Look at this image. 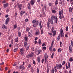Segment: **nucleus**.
<instances>
[{
	"mask_svg": "<svg viewBox=\"0 0 73 73\" xmlns=\"http://www.w3.org/2000/svg\"><path fill=\"white\" fill-rule=\"evenodd\" d=\"M15 41V42H18V41H19V40L18 39H17L16 38H15L14 39Z\"/></svg>",
	"mask_w": 73,
	"mask_h": 73,
	"instance_id": "50",
	"label": "nucleus"
},
{
	"mask_svg": "<svg viewBox=\"0 0 73 73\" xmlns=\"http://www.w3.org/2000/svg\"><path fill=\"white\" fill-rule=\"evenodd\" d=\"M46 72L47 73H49V68H47V69Z\"/></svg>",
	"mask_w": 73,
	"mask_h": 73,
	"instance_id": "49",
	"label": "nucleus"
},
{
	"mask_svg": "<svg viewBox=\"0 0 73 73\" xmlns=\"http://www.w3.org/2000/svg\"><path fill=\"white\" fill-rule=\"evenodd\" d=\"M52 46H50L49 48V49L50 50V51H52Z\"/></svg>",
	"mask_w": 73,
	"mask_h": 73,
	"instance_id": "31",
	"label": "nucleus"
},
{
	"mask_svg": "<svg viewBox=\"0 0 73 73\" xmlns=\"http://www.w3.org/2000/svg\"><path fill=\"white\" fill-rule=\"evenodd\" d=\"M69 10L70 12H72V8L71 7L69 8Z\"/></svg>",
	"mask_w": 73,
	"mask_h": 73,
	"instance_id": "35",
	"label": "nucleus"
},
{
	"mask_svg": "<svg viewBox=\"0 0 73 73\" xmlns=\"http://www.w3.org/2000/svg\"><path fill=\"white\" fill-rule=\"evenodd\" d=\"M62 16H61H61L60 17H59V19H60L61 20H62V19H64V15H62Z\"/></svg>",
	"mask_w": 73,
	"mask_h": 73,
	"instance_id": "24",
	"label": "nucleus"
},
{
	"mask_svg": "<svg viewBox=\"0 0 73 73\" xmlns=\"http://www.w3.org/2000/svg\"><path fill=\"white\" fill-rule=\"evenodd\" d=\"M28 21H29V20H28V19H25V21L26 22H28Z\"/></svg>",
	"mask_w": 73,
	"mask_h": 73,
	"instance_id": "62",
	"label": "nucleus"
},
{
	"mask_svg": "<svg viewBox=\"0 0 73 73\" xmlns=\"http://www.w3.org/2000/svg\"><path fill=\"white\" fill-rule=\"evenodd\" d=\"M70 3H71V4L72 5H73V0H70Z\"/></svg>",
	"mask_w": 73,
	"mask_h": 73,
	"instance_id": "47",
	"label": "nucleus"
},
{
	"mask_svg": "<svg viewBox=\"0 0 73 73\" xmlns=\"http://www.w3.org/2000/svg\"><path fill=\"white\" fill-rule=\"evenodd\" d=\"M53 30H54V27H52V29L51 30V31L53 32Z\"/></svg>",
	"mask_w": 73,
	"mask_h": 73,
	"instance_id": "56",
	"label": "nucleus"
},
{
	"mask_svg": "<svg viewBox=\"0 0 73 73\" xmlns=\"http://www.w3.org/2000/svg\"><path fill=\"white\" fill-rule=\"evenodd\" d=\"M29 30H30V29L28 27H27L26 29V32H29Z\"/></svg>",
	"mask_w": 73,
	"mask_h": 73,
	"instance_id": "28",
	"label": "nucleus"
},
{
	"mask_svg": "<svg viewBox=\"0 0 73 73\" xmlns=\"http://www.w3.org/2000/svg\"><path fill=\"white\" fill-rule=\"evenodd\" d=\"M2 28H3V29L4 28L5 29H7V26L4 25H3L2 27Z\"/></svg>",
	"mask_w": 73,
	"mask_h": 73,
	"instance_id": "32",
	"label": "nucleus"
},
{
	"mask_svg": "<svg viewBox=\"0 0 73 73\" xmlns=\"http://www.w3.org/2000/svg\"><path fill=\"white\" fill-rule=\"evenodd\" d=\"M9 4L8 3H6L3 4V7L5 8H6L7 7H8Z\"/></svg>",
	"mask_w": 73,
	"mask_h": 73,
	"instance_id": "9",
	"label": "nucleus"
},
{
	"mask_svg": "<svg viewBox=\"0 0 73 73\" xmlns=\"http://www.w3.org/2000/svg\"><path fill=\"white\" fill-rule=\"evenodd\" d=\"M62 42L60 41V47H62Z\"/></svg>",
	"mask_w": 73,
	"mask_h": 73,
	"instance_id": "45",
	"label": "nucleus"
},
{
	"mask_svg": "<svg viewBox=\"0 0 73 73\" xmlns=\"http://www.w3.org/2000/svg\"><path fill=\"white\" fill-rule=\"evenodd\" d=\"M71 45L72 46H73V42L72 40H71Z\"/></svg>",
	"mask_w": 73,
	"mask_h": 73,
	"instance_id": "53",
	"label": "nucleus"
},
{
	"mask_svg": "<svg viewBox=\"0 0 73 73\" xmlns=\"http://www.w3.org/2000/svg\"><path fill=\"white\" fill-rule=\"evenodd\" d=\"M46 47L44 46L43 47V49H44V50H46Z\"/></svg>",
	"mask_w": 73,
	"mask_h": 73,
	"instance_id": "64",
	"label": "nucleus"
},
{
	"mask_svg": "<svg viewBox=\"0 0 73 73\" xmlns=\"http://www.w3.org/2000/svg\"><path fill=\"white\" fill-rule=\"evenodd\" d=\"M49 24L48 23V22L47 23V27L48 29H49L50 28V26H49Z\"/></svg>",
	"mask_w": 73,
	"mask_h": 73,
	"instance_id": "20",
	"label": "nucleus"
},
{
	"mask_svg": "<svg viewBox=\"0 0 73 73\" xmlns=\"http://www.w3.org/2000/svg\"><path fill=\"white\" fill-rule=\"evenodd\" d=\"M31 67V65L29 64L28 65V68H30Z\"/></svg>",
	"mask_w": 73,
	"mask_h": 73,
	"instance_id": "60",
	"label": "nucleus"
},
{
	"mask_svg": "<svg viewBox=\"0 0 73 73\" xmlns=\"http://www.w3.org/2000/svg\"><path fill=\"white\" fill-rule=\"evenodd\" d=\"M29 46H28L26 47V50L27 51V50H28L29 49Z\"/></svg>",
	"mask_w": 73,
	"mask_h": 73,
	"instance_id": "51",
	"label": "nucleus"
},
{
	"mask_svg": "<svg viewBox=\"0 0 73 73\" xmlns=\"http://www.w3.org/2000/svg\"><path fill=\"white\" fill-rule=\"evenodd\" d=\"M17 5L18 6V8H19V10L20 11L21 10V8H22V6H23V4H20L19 5V3H18L17 4Z\"/></svg>",
	"mask_w": 73,
	"mask_h": 73,
	"instance_id": "3",
	"label": "nucleus"
},
{
	"mask_svg": "<svg viewBox=\"0 0 73 73\" xmlns=\"http://www.w3.org/2000/svg\"><path fill=\"white\" fill-rule=\"evenodd\" d=\"M30 8H31V5H30V3H29L28 4V8L29 9H30Z\"/></svg>",
	"mask_w": 73,
	"mask_h": 73,
	"instance_id": "21",
	"label": "nucleus"
},
{
	"mask_svg": "<svg viewBox=\"0 0 73 73\" xmlns=\"http://www.w3.org/2000/svg\"><path fill=\"white\" fill-rule=\"evenodd\" d=\"M61 50H62V49H61V48H59L58 49V51L60 52H61Z\"/></svg>",
	"mask_w": 73,
	"mask_h": 73,
	"instance_id": "39",
	"label": "nucleus"
},
{
	"mask_svg": "<svg viewBox=\"0 0 73 73\" xmlns=\"http://www.w3.org/2000/svg\"><path fill=\"white\" fill-rule=\"evenodd\" d=\"M10 18H7L6 20V22H5V24L6 25H7V24H8V22L9 21V19Z\"/></svg>",
	"mask_w": 73,
	"mask_h": 73,
	"instance_id": "7",
	"label": "nucleus"
},
{
	"mask_svg": "<svg viewBox=\"0 0 73 73\" xmlns=\"http://www.w3.org/2000/svg\"><path fill=\"white\" fill-rule=\"evenodd\" d=\"M17 49H18V48H15V49H14V52H16V51L17 50Z\"/></svg>",
	"mask_w": 73,
	"mask_h": 73,
	"instance_id": "26",
	"label": "nucleus"
},
{
	"mask_svg": "<svg viewBox=\"0 0 73 73\" xmlns=\"http://www.w3.org/2000/svg\"><path fill=\"white\" fill-rule=\"evenodd\" d=\"M42 23V21H40L39 22V27H40V29H42V26L41 25V24Z\"/></svg>",
	"mask_w": 73,
	"mask_h": 73,
	"instance_id": "11",
	"label": "nucleus"
},
{
	"mask_svg": "<svg viewBox=\"0 0 73 73\" xmlns=\"http://www.w3.org/2000/svg\"><path fill=\"white\" fill-rule=\"evenodd\" d=\"M57 69H61L62 68V65L61 64L59 65L58 64H56V65Z\"/></svg>",
	"mask_w": 73,
	"mask_h": 73,
	"instance_id": "4",
	"label": "nucleus"
},
{
	"mask_svg": "<svg viewBox=\"0 0 73 73\" xmlns=\"http://www.w3.org/2000/svg\"><path fill=\"white\" fill-rule=\"evenodd\" d=\"M69 50H70V53L72 52V48H69Z\"/></svg>",
	"mask_w": 73,
	"mask_h": 73,
	"instance_id": "42",
	"label": "nucleus"
},
{
	"mask_svg": "<svg viewBox=\"0 0 73 73\" xmlns=\"http://www.w3.org/2000/svg\"><path fill=\"white\" fill-rule=\"evenodd\" d=\"M2 3H3V4H4V3H6V1H5L4 0L2 2Z\"/></svg>",
	"mask_w": 73,
	"mask_h": 73,
	"instance_id": "59",
	"label": "nucleus"
},
{
	"mask_svg": "<svg viewBox=\"0 0 73 73\" xmlns=\"http://www.w3.org/2000/svg\"><path fill=\"white\" fill-rule=\"evenodd\" d=\"M24 66H23V65H21L19 67V69H21V71H23V70L24 69Z\"/></svg>",
	"mask_w": 73,
	"mask_h": 73,
	"instance_id": "8",
	"label": "nucleus"
},
{
	"mask_svg": "<svg viewBox=\"0 0 73 73\" xmlns=\"http://www.w3.org/2000/svg\"><path fill=\"white\" fill-rule=\"evenodd\" d=\"M52 13H56V11L54 10H52Z\"/></svg>",
	"mask_w": 73,
	"mask_h": 73,
	"instance_id": "38",
	"label": "nucleus"
},
{
	"mask_svg": "<svg viewBox=\"0 0 73 73\" xmlns=\"http://www.w3.org/2000/svg\"><path fill=\"white\" fill-rule=\"evenodd\" d=\"M33 64H34V65H35L36 64V62H35V61L34 60H33Z\"/></svg>",
	"mask_w": 73,
	"mask_h": 73,
	"instance_id": "55",
	"label": "nucleus"
},
{
	"mask_svg": "<svg viewBox=\"0 0 73 73\" xmlns=\"http://www.w3.org/2000/svg\"><path fill=\"white\" fill-rule=\"evenodd\" d=\"M36 2V0H31L30 3L31 5H34Z\"/></svg>",
	"mask_w": 73,
	"mask_h": 73,
	"instance_id": "6",
	"label": "nucleus"
},
{
	"mask_svg": "<svg viewBox=\"0 0 73 73\" xmlns=\"http://www.w3.org/2000/svg\"><path fill=\"white\" fill-rule=\"evenodd\" d=\"M25 13V11H21L20 13V16H22L23 14Z\"/></svg>",
	"mask_w": 73,
	"mask_h": 73,
	"instance_id": "12",
	"label": "nucleus"
},
{
	"mask_svg": "<svg viewBox=\"0 0 73 73\" xmlns=\"http://www.w3.org/2000/svg\"><path fill=\"white\" fill-rule=\"evenodd\" d=\"M63 33H60V36L61 37H64V35H63Z\"/></svg>",
	"mask_w": 73,
	"mask_h": 73,
	"instance_id": "57",
	"label": "nucleus"
},
{
	"mask_svg": "<svg viewBox=\"0 0 73 73\" xmlns=\"http://www.w3.org/2000/svg\"><path fill=\"white\" fill-rule=\"evenodd\" d=\"M53 56H54V53L53 52L51 56L52 58H53Z\"/></svg>",
	"mask_w": 73,
	"mask_h": 73,
	"instance_id": "41",
	"label": "nucleus"
},
{
	"mask_svg": "<svg viewBox=\"0 0 73 73\" xmlns=\"http://www.w3.org/2000/svg\"><path fill=\"white\" fill-rule=\"evenodd\" d=\"M43 29H42L41 30V34H42L43 33Z\"/></svg>",
	"mask_w": 73,
	"mask_h": 73,
	"instance_id": "58",
	"label": "nucleus"
},
{
	"mask_svg": "<svg viewBox=\"0 0 73 73\" xmlns=\"http://www.w3.org/2000/svg\"><path fill=\"white\" fill-rule=\"evenodd\" d=\"M60 33H63V30L62 28L60 29Z\"/></svg>",
	"mask_w": 73,
	"mask_h": 73,
	"instance_id": "48",
	"label": "nucleus"
},
{
	"mask_svg": "<svg viewBox=\"0 0 73 73\" xmlns=\"http://www.w3.org/2000/svg\"><path fill=\"white\" fill-rule=\"evenodd\" d=\"M21 32H20V31H18V36L19 37H20L21 36Z\"/></svg>",
	"mask_w": 73,
	"mask_h": 73,
	"instance_id": "19",
	"label": "nucleus"
},
{
	"mask_svg": "<svg viewBox=\"0 0 73 73\" xmlns=\"http://www.w3.org/2000/svg\"><path fill=\"white\" fill-rule=\"evenodd\" d=\"M17 13H15V19H16L17 17Z\"/></svg>",
	"mask_w": 73,
	"mask_h": 73,
	"instance_id": "46",
	"label": "nucleus"
},
{
	"mask_svg": "<svg viewBox=\"0 0 73 73\" xmlns=\"http://www.w3.org/2000/svg\"><path fill=\"white\" fill-rule=\"evenodd\" d=\"M20 52H23V51H24V50L23 48H21L20 49Z\"/></svg>",
	"mask_w": 73,
	"mask_h": 73,
	"instance_id": "54",
	"label": "nucleus"
},
{
	"mask_svg": "<svg viewBox=\"0 0 73 73\" xmlns=\"http://www.w3.org/2000/svg\"><path fill=\"white\" fill-rule=\"evenodd\" d=\"M65 37H68V33L65 35Z\"/></svg>",
	"mask_w": 73,
	"mask_h": 73,
	"instance_id": "61",
	"label": "nucleus"
},
{
	"mask_svg": "<svg viewBox=\"0 0 73 73\" xmlns=\"http://www.w3.org/2000/svg\"><path fill=\"white\" fill-rule=\"evenodd\" d=\"M56 16H54V15H53L51 17V20H55V17H56Z\"/></svg>",
	"mask_w": 73,
	"mask_h": 73,
	"instance_id": "14",
	"label": "nucleus"
},
{
	"mask_svg": "<svg viewBox=\"0 0 73 73\" xmlns=\"http://www.w3.org/2000/svg\"><path fill=\"white\" fill-rule=\"evenodd\" d=\"M58 0H56L55 2V5H57V4H58Z\"/></svg>",
	"mask_w": 73,
	"mask_h": 73,
	"instance_id": "36",
	"label": "nucleus"
},
{
	"mask_svg": "<svg viewBox=\"0 0 73 73\" xmlns=\"http://www.w3.org/2000/svg\"><path fill=\"white\" fill-rule=\"evenodd\" d=\"M60 38H61V36H60V35L59 34L57 38V39L58 40H60Z\"/></svg>",
	"mask_w": 73,
	"mask_h": 73,
	"instance_id": "37",
	"label": "nucleus"
},
{
	"mask_svg": "<svg viewBox=\"0 0 73 73\" xmlns=\"http://www.w3.org/2000/svg\"><path fill=\"white\" fill-rule=\"evenodd\" d=\"M28 36L29 37H32L33 36L31 33L29 32L28 33Z\"/></svg>",
	"mask_w": 73,
	"mask_h": 73,
	"instance_id": "13",
	"label": "nucleus"
},
{
	"mask_svg": "<svg viewBox=\"0 0 73 73\" xmlns=\"http://www.w3.org/2000/svg\"><path fill=\"white\" fill-rule=\"evenodd\" d=\"M66 69H70V63L68 62V64L66 63Z\"/></svg>",
	"mask_w": 73,
	"mask_h": 73,
	"instance_id": "5",
	"label": "nucleus"
},
{
	"mask_svg": "<svg viewBox=\"0 0 73 73\" xmlns=\"http://www.w3.org/2000/svg\"><path fill=\"white\" fill-rule=\"evenodd\" d=\"M35 33L36 35H40V33H39L38 31H36Z\"/></svg>",
	"mask_w": 73,
	"mask_h": 73,
	"instance_id": "22",
	"label": "nucleus"
},
{
	"mask_svg": "<svg viewBox=\"0 0 73 73\" xmlns=\"http://www.w3.org/2000/svg\"><path fill=\"white\" fill-rule=\"evenodd\" d=\"M24 39L25 41H28V38L27 36L24 37Z\"/></svg>",
	"mask_w": 73,
	"mask_h": 73,
	"instance_id": "15",
	"label": "nucleus"
},
{
	"mask_svg": "<svg viewBox=\"0 0 73 73\" xmlns=\"http://www.w3.org/2000/svg\"><path fill=\"white\" fill-rule=\"evenodd\" d=\"M42 52V50H39L38 51V54H40Z\"/></svg>",
	"mask_w": 73,
	"mask_h": 73,
	"instance_id": "33",
	"label": "nucleus"
},
{
	"mask_svg": "<svg viewBox=\"0 0 73 73\" xmlns=\"http://www.w3.org/2000/svg\"><path fill=\"white\" fill-rule=\"evenodd\" d=\"M51 73H54V68H52L51 70Z\"/></svg>",
	"mask_w": 73,
	"mask_h": 73,
	"instance_id": "40",
	"label": "nucleus"
},
{
	"mask_svg": "<svg viewBox=\"0 0 73 73\" xmlns=\"http://www.w3.org/2000/svg\"><path fill=\"white\" fill-rule=\"evenodd\" d=\"M55 20V23L57 24V21H58V18H57V17H56Z\"/></svg>",
	"mask_w": 73,
	"mask_h": 73,
	"instance_id": "30",
	"label": "nucleus"
},
{
	"mask_svg": "<svg viewBox=\"0 0 73 73\" xmlns=\"http://www.w3.org/2000/svg\"><path fill=\"white\" fill-rule=\"evenodd\" d=\"M32 23L34 24L33 25V27H37V25H38L39 22L38 21H36L35 20H33L32 21Z\"/></svg>",
	"mask_w": 73,
	"mask_h": 73,
	"instance_id": "1",
	"label": "nucleus"
},
{
	"mask_svg": "<svg viewBox=\"0 0 73 73\" xmlns=\"http://www.w3.org/2000/svg\"><path fill=\"white\" fill-rule=\"evenodd\" d=\"M53 20H52L49 18H48V22H47L48 24L51 23V24H53Z\"/></svg>",
	"mask_w": 73,
	"mask_h": 73,
	"instance_id": "2",
	"label": "nucleus"
},
{
	"mask_svg": "<svg viewBox=\"0 0 73 73\" xmlns=\"http://www.w3.org/2000/svg\"><path fill=\"white\" fill-rule=\"evenodd\" d=\"M47 58L46 56H45V58H44V62L45 63H46V61H47Z\"/></svg>",
	"mask_w": 73,
	"mask_h": 73,
	"instance_id": "29",
	"label": "nucleus"
},
{
	"mask_svg": "<svg viewBox=\"0 0 73 73\" xmlns=\"http://www.w3.org/2000/svg\"><path fill=\"white\" fill-rule=\"evenodd\" d=\"M56 31H54L53 32V37H54V36L56 35Z\"/></svg>",
	"mask_w": 73,
	"mask_h": 73,
	"instance_id": "16",
	"label": "nucleus"
},
{
	"mask_svg": "<svg viewBox=\"0 0 73 73\" xmlns=\"http://www.w3.org/2000/svg\"><path fill=\"white\" fill-rule=\"evenodd\" d=\"M39 69H38V68H37L36 69V73H39Z\"/></svg>",
	"mask_w": 73,
	"mask_h": 73,
	"instance_id": "43",
	"label": "nucleus"
},
{
	"mask_svg": "<svg viewBox=\"0 0 73 73\" xmlns=\"http://www.w3.org/2000/svg\"><path fill=\"white\" fill-rule=\"evenodd\" d=\"M65 61H64L62 63V65H65Z\"/></svg>",
	"mask_w": 73,
	"mask_h": 73,
	"instance_id": "52",
	"label": "nucleus"
},
{
	"mask_svg": "<svg viewBox=\"0 0 73 73\" xmlns=\"http://www.w3.org/2000/svg\"><path fill=\"white\" fill-rule=\"evenodd\" d=\"M30 57L32 58V57L34 56V53H33V52H32L30 54Z\"/></svg>",
	"mask_w": 73,
	"mask_h": 73,
	"instance_id": "10",
	"label": "nucleus"
},
{
	"mask_svg": "<svg viewBox=\"0 0 73 73\" xmlns=\"http://www.w3.org/2000/svg\"><path fill=\"white\" fill-rule=\"evenodd\" d=\"M37 61L38 63L40 62V56H38L37 57Z\"/></svg>",
	"mask_w": 73,
	"mask_h": 73,
	"instance_id": "17",
	"label": "nucleus"
},
{
	"mask_svg": "<svg viewBox=\"0 0 73 73\" xmlns=\"http://www.w3.org/2000/svg\"><path fill=\"white\" fill-rule=\"evenodd\" d=\"M38 43L39 45H41L42 43H41V40L40 39L38 41Z\"/></svg>",
	"mask_w": 73,
	"mask_h": 73,
	"instance_id": "23",
	"label": "nucleus"
},
{
	"mask_svg": "<svg viewBox=\"0 0 73 73\" xmlns=\"http://www.w3.org/2000/svg\"><path fill=\"white\" fill-rule=\"evenodd\" d=\"M59 14L60 15L59 16V17H60L61 15V10H60L59 11Z\"/></svg>",
	"mask_w": 73,
	"mask_h": 73,
	"instance_id": "34",
	"label": "nucleus"
},
{
	"mask_svg": "<svg viewBox=\"0 0 73 73\" xmlns=\"http://www.w3.org/2000/svg\"><path fill=\"white\" fill-rule=\"evenodd\" d=\"M54 44V40H53L52 43H51V46H53V44Z\"/></svg>",
	"mask_w": 73,
	"mask_h": 73,
	"instance_id": "44",
	"label": "nucleus"
},
{
	"mask_svg": "<svg viewBox=\"0 0 73 73\" xmlns=\"http://www.w3.org/2000/svg\"><path fill=\"white\" fill-rule=\"evenodd\" d=\"M68 31V26H67L66 27V31L67 32Z\"/></svg>",
	"mask_w": 73,
	"mask_h": 73,
	"instance_id": "63",
	"label": "nucleus"
},
{
	"mask_svg": "<svg viewBox=\"0 0 73 73\" xmlns=\"http://www.w3.org/2000/svg\"><path fill=\"white\" fill-rule=\"evenodd\" d=\"M17 25L15 24L13 26V29H16V28H17Z\"/></svg>",
	"mask_w": 73,
	"mask_h": 73,
	"instance_id": "27",
	"label": "nucleus"
},
{
	"mask_svg": "<svg viewBox=\"0 0 73 73\" xmlns=\"http://www.w3.org/2000/svg\"><path fill=\"white\" fill-rule=\"evenodd\" d=\"M24 46H25V48H26V47H27V42H24Z\"/></svg>",
	"mask_w": 73,
	"mask_h": 73,
	"instance_id": "18",
	"label": "nucleus"
},
{
	"mask_svg": "<svg viewBox=\"0 0 73 73\" xmlns=\"http://www.w3.org/2000/svg\"><path fill=\"white\" fill-rule=\"evenodd\" d=\"M48 5L49 7H52V6H53V3H48Z\"/></svg>",
	"mask_w": 73,
	"mask_h": 73,
	"instance_id": "25",
	"label": "nucleus"
}]
</instances>
